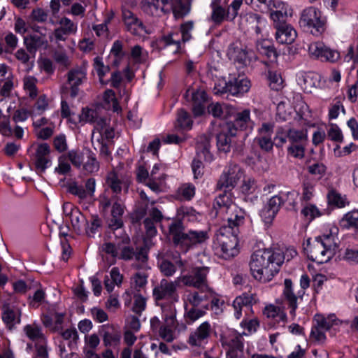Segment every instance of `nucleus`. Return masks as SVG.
<instances>
[{"label":"nucleus","mask_w":358,"mask_h":358,"mask_svg":"<svg viewBox=\"0 0 358 358\" xmlns=\"http://www.w3.org/2000/svg\"><path fill=\"white\" fill-rule=\"evenodd\" d=\"M285 261L283 252L277 248L258 250L250 257V268L254 278L262 282L270 281L278 273Z\"/></svg>","instance_id":"1"},{"label":"nucleus","mask_w":358,"mask_h":358,"mask_svg":"<svg viewBox=\"0 0 358 358\" xmlns=\"http://www.w3.org/2000/svg\"><path fill=\"white\" fill-rule=\"evenodd\" d=\"M169 230L174 245L185 252L205 243L209 239L207 231L190 229L185 231L184 225L180 220L171 223Z\"/></svg>","instance_id":"2"},{"label":"nucleus","mask_w":358,"mask_h":358,"mask_svg":"<svg viewBox=\"0 0 358 358\" xmlns=\"http://www.w3.org/2000/svg\"><path fill=\"white\" fill-rule=\"evenodd\" d=\"M337 248L331 234L316 237L310 244L308 258L318 264L326 263L334 256Z\"/></svg>","instance_id":"3"},{"label":"nucleus","mask_w":358,"mask_h":358,"mask_svg":"<svg viewBox=\"0 0 358 358\" xmlns=\"http://www.w3.org/2000/svg\"><path fill=\"white\" fill-rule=\"evenodd\" d=\"M251 87L250 81L241 74H229L227 80L219 82L214 87L216 94H229L232 96H242L248 92Z\"/></svg>","instance_id":"4"},{"label":"nucleus","mask_w":358,"mask_h":358,"mask_svg":"<svg viewBox=\"0 0 358 358\" xmlns=\"http://www.w3.org/2000/svg\"><path fill=\"white\" fill-rule=\"evenodd\" d=\"M238 234L237 229L234 230L233 232H226L222 229L216 236L215 244L217 245V250L219 255L224 259H228L235 257L238 253L237 249L238 245Z\"/></svg>","instance_id":"5"},{"label":"nucleus","mask_w":358,"mask_h":358,"mask_svg":"<svg viewBox=\"0 0 358 358\" xmlns=\"http://www.w3.org/2000/svg\"><path fill=\"white\" fill-rule=\"evenodd\" d=\"M325 20L322 17L321 12L315 7H308L303 10L299 24L312 34L319 36L325 30Z\"/></svg>","instance_id":"6"},{"label":"nucleus","mask_w":358,"mask_h":358,"mask_svg":"<svg viewBox=\"0 0 358 358\" xmlns=\"http://www.w3.org/2000/svg\"><path fill=\"white\" fill-rule=\"evenodd\" d=\"M310 285V278L307 274L301 275L300 279V286L302 290L297 292V295L294 293L293 283L290 279H285L284 281V289L282 296L290 308V314L295 316V312L298 307L297 301L299 299L302 300L305 294V289Z\"/></svg>","instance_id":"7"},{"label":"nucleus","mask_w":358,"mask_h":358,"mask_svg":"<svg viewBox=\"0 0 358 358\" xmlns=\"http://www.w3.org/2000/svg\"><path fill=\"white\" fill-rule=\"evenodd\" d=\"M209 270L208 266H196L193 268L189 273L181 275L178 278V280L187 287L206 289L207 286H209L207 280Z\"/></svg>","instance_id":"8"},{"label":"nucleus","mask_w":358,"mask_h":358,"mask_svg":"<svg viewBox=\"0 0 358 358\" xmlns=\"http://www.w3.org/2000/svg\"><path fill=\"white\" fill-rule=\"evenodd\" d=\"M130 238L126 234L121 236L117 242V248H119V259L129 261L135 258L138 261L145 262L148 259L146 252L141 248L139 251H135L134 248L129 245Z\"/></svg>","instance_id":"9"},{"label":"nucleus","mask_w":358,"mask_h":358,"mask_svg":"<svg viewBox=\"0 0 358 358\" xmlns=\"http://www.w3.org/2000/svg\"><path fill=\"white\" fill-rule=\"evenodd\" d=\"M243 171L237 164H231L226 171L221 175L217 183V189H227L231 190L241 178Z\"/></svg>","instance_id":"10"},{"label":"nucleus","mask_w":358,"mask_h":358,"mask_svg":"<svg viewBox=\"0 0 358 358\" xmlns=\"http://www.w3.org/2000/svg\"><path fill=\"white\" fill-rule=\"evenodd\" d=\"M180 282L178 278L174 281H168L166 279H162L159 285L153 289L152 294L155 301L164 299H171L173 301H178V296L176 294L177 287Z\"/></svg>","instance_id":"11"},{"label":"nucleus","mask_w":358,"mask_h":358,"mask_svg":"<svg viewBox=\"0 0 358 358\" xmlns=\"http://www.w3.org/2000/svg\"><path fill=\"white\" fill-rule=\"evenodd\" d=\"M87 80V70L85 65L71 69L66 73V83L70 87V96L75 98L78 95L79 86Z\"/></svg>","instance_id":"12"},{"label":"nucleus","mask_w":358,"mask_h":358,"mask_svg":"<svg viewBox=\"0 0 358 358\" xmlns=\"http://www.w3.org/2000/svg\"><path fill=\"white\" fill-rule=\"evenodd\" d=\"M212 331L211 324L205 321L189 334L187 343L192 347L203 348L208 343Z\"/></svg>","instance_id":"13"},{"label":"nucleus","mask_w":358,"mask_h":358,"mask_svg":"<svg viewBox=\"0 0 358 358\" xmlns=\"http://www.w3.org/2000/svg\"><path fill=\"white\" fill-rule=\"evenodd\" d=\"M245 212L237 206L232 205L228 208V210L224 213V217L227 222V225H224L222 229L226 232H233L234 230L237 229L239 231V227L245 222Z\"/></svg>","instance_id":"14"},{"label":"nucleus","mask_w":358,"mask_h":358,"mask_svg":"<svg viewBox=\"0 0 358 358\" xmlns=\"http://www.w3.org/2000/svg\"><path fill=\"white\" fill-rule=\"evenodd\" d=\"M252 51H249L246 47L238 43L229 45L227 50V55L239 68L245 67L250 62Z\"/></svg>","instance_id":"15"},{"label":"nucleus","mask_w":358,"mask_h":358,"mask_svg":"<svg viewBox=\"0 0 358 358\" xmlns=\"http://www.w3.org/2000/svg\"><path fill=\"white\" fill-rule=\"evenodd\" d=\"M22 311L14 306L5 303L1 308V319L6 328L12 331L16 328V325L21 322Z\"/></svg>","instance_id":"16"},{"label":"nucleus","mask_w":358,"mask_h":358,"mask_svg":"<svg viewBox=\"0 0 358 358\" xmlns=\"http://www.w3.org/2000/svg\"><path fill=\"white\" fill-rule=\"evenodd\" d=\"M99 335L102 338L105 347H116L120 343L122 334L113 325L105 324L100 327Z\"/></svg>","instance_id":"17"},{"label":"nucleus","mask_w":358,"mask_h":358,"mask_svg":"<svg viewBox=\"0 0 358 358\" xmlns=\"http://www.w3.org/2000/svg\"><path fill=\"white\" fill-rule=\"evenodd\" d=\"M224 124L230 127L231 130H234L236 135L238 130L243 131L252 128L253 122L250 118V110L244 109L242 111L237 112L233 121L225 122Z\"/></svg>","instance_id":"18"},{"label":"nucleus","mask_w":358,"mask_h":358,"mask_svg":"<svg viewBox=\"0 0 358 358\" xmlns=\"http://www.w3.org/2000/svg\"><path fill=\"white\" fill-rule=\"evenodd\" d=\"M236 134L234 130H231L230 127L225 126L224 124L220 127V129L216 134L217 147L220 152L227 153L230 152L231 144L233 142L232 138Z\"/></svg>","instance_id":"19"},{"label":"nucleus","mask_w":358,"mask_h":358,"mask_svg":"<svg viewBox=\"0 0 358 358\" xmlns=\"http://www.w3.org/2000/svg\"><path fill=\"white\" fill-rule=\"evenodd\" d=\"M50 149L47 143L39 145L35 155V167L38 173H43L51 164Z\"/></svg>","instance_id":"20"},{"label":"nucleus","mask_w":358,"mask_h":358,"mask_svg":"<svg viewBox=\"0 0 358 358\" xmlns=\"http://www.w3.org/2000/svg\"><path fill=\"white\" fill-rule=\"evenodd\" d=\"M114 201L111 209V218L108 222V227L112 230H117L123 226L122 215L124 213V206L120 199L115 196H113Z\"/></svg>","instance_id":"21"},{"label":"nucleus","mask_w":358,"mask_h":358,"mask_svg":"<svg viewBox=\"0 0 358 358\" xmlns=\"http://www.w3.org/2000/svg\"><path fill=\"white\" fill-rule=\"evenodd\" d=\"M197 290L190 292L187 295V300L192 306H199L203 301L209 300L215 294L213 289L207 286L206 287L196 288Z\"/></svg>","instance_id":"22"},{"label":"nucleus","mask_w":358,"mask_h":358,"mask_svg":"<svg viewBox=\"0 0 358 358\" xmlns=\"http://www.w3.org/2000/svg\"><path fill=\"white\" fill-rule=\"evenodd\" d=\"M165 324L160 327L159 334L166 342H172L175 339L174 331L172 327L175 326L176 321V310L171 312L169 315L164 314Z\"/></svg>","instance_id":"23"},{"label":"nucleus","mask_w":358,"mask_h":358,"mask_svg":"<svg viewBox=\"0 0 358 358\" xmlns=\"http://www.w3.org/2000/svg\"><path fill=\"white\" fill-rule=\"evenodd\" d=\"M122 19L127 31L132 34H139V29L145 30L143 22L129 10L122 9Z\"/></svg>","instance_id":"24"},{"label":"nucleus","mask_w":358,"mask_h":358,"mask_svg":"<svg viewBox=\"0 0 358 358\" xmlns=\"http://www.w3.org/2000/svg\"><path fill=\"white\" fill-rule=\"evenodd\" d=\"M174 263L167 259H162L159 268L161 272L166 277H170L173 275L176 271V268L180 269L182 273L185 271V262L182 260L179 254L173 257Z\"/></svg>","instance_id":"25"},{"label":"nucleus","mask_w":358,"mask_h":358,"mask_svg":"<svg viewBox=\"0 0 358 358\" xmlns=\"http://www.w3.org/2000/svg\"><path fill=\"white\" fill-rule=\"evenodd\" d=\"M59 24L60 27L54 31V36L57 41H66L69 35L76 33L77 30L76 25L67 17H62Z\"/></svg>","instance_id":"26"},{"label":"nucleus","mask_w":358,"mask_h":358,"mask_svg":"<svg viewBox=\"0 0 358 358\" xmlns=\"http://www.w3.org/2000/svg\"><path fill=\"white\" fill-rule=\"evenodd\" d=\"M210 138L208 136L203 134L199 137L196 145V155L198 157L206 162H210L213 159V155L210 151Z\"/></svg>","instance_id":"27"},{"label":"nucleus","mask_w":358,"mask_h":358,"mask_svg":"<svg viewBox=\"0 0 358 358\" xmlns=\"http://www.w3.org/2000/svg\"><path fill=\"white\" fill-rule=\"evenodd\" d=\"M287 5L284 3H279L276 7L278 10L275 11H271V18L273 21L274 27L275 29L280 28V27H285L288 25L286 23V19L288 15H292L291 9L287 10Z\"/></svg>","instance_id":"28"},{"label":"nucleus","mask_w":358,"mask_h":358,"mask_svg":"<svg viewBox=\"0 0 358 358\" xmlns=\"http://www.w3.org/2000/svg\"><path fill=\"white\" fill-rule=\"evenodd\" d=\"M275 39L281 44H291L296 38V30L290 25L275 29Z\"/></svg>","instance_id":"29"},{"label":"nucleus","mask_w":358,"mask_h":358,"mask_svg":"<svg viewBox=\"0 0 358 358\" xmlns=\"http://www.w3.org/2000/svg\"><path fill=\"white\" fill-rule=\"evenodd\" d=\"M24 43L27 51L31 55H35L39 48L48 43V41L44 36L30 34L24 37Z\"/></svg>","instance_id":"30"},{"label":"nucleus","mask_w":358,"mask_h":358,"mask_svg":"<svg viewBox=\"0 0 358 358\" xmlns=\"http://www.w3.org/2000/svg\"><path fill=\"white\" fill-rule=\"evenodd\" d=\"M224 193L220 194L214 201V208L217 210V213H225L229 207L232 205H236L233 203L231 198V194L229 193L227 189H223Z\"/></svg>","instance_id":"31"},{"label":"nucleus","mask_w":358,"mask_h":358,"mask_svg":"<svg viewBox=\"0 0 358 358\" xmlns=\"http://www.w3.org/2000/svg\"><path fill=\"white\" fill-rule=\"evenodd\" d=\"M180 35L178 32H171L162 36L159 41L161 48L173 45L174 53L179 52L180 49Z\"/></svg>","instance_id":"32"},{"label":"nucleus","mask_w":358,"mask_h":358,"mask_svg":"<svg viewBox=\"0 0 358 358\" xmlns=\"http://www.w3.org/2000/svg\"><path fill=\"white\" fill-rule=\"evenodd\" d=\"M172 10L176 18H182L190 10L192 0H171Z\"/></svg>","instance_id":"33"},{"label":"nucleus","mask_w":358,"mask_h":358,"mask_svg":"<svg viewBox=\"0 0 358 358\" xmlns=\"http://www.w3.org/2000/svg\"><path fill=\"white\" fill-rule=\"evenodd\" d=\"M253 299V296L248 294H243L235 299L233 302V307L235 310L234 316L236 319H240L242 315V307L252 305Z\"/></svg>","instance_id":"34"},{"label":"nucleus","mask_w":358,"mask_h":358,"mask_svg":"<svg viewBox=\"0 0 358 358\" xmlns=\"http://www.w3.org/2000/svg\"><path fill=\"white\" fill-rule=\"evenodd\" d=\"M23 331L26 336L32 341L43 342L45 340L41 327L36 323L27 324L24 327Z\"/></svg>","instance_id":"35"},{"label":"nucleus","mask_w":358,"mask_h":358,"mask_svg":"<svg viewBox=\"0 0 358 358\" xmlns=\"http://www.w3.org/2000/svg\"><path fill=\"white\" fill-rule=\"evenodd\" d=\"M206 311L198 308V306H192L190 308L185 306L184 319L186 324H192L199 318L205 315Z\"/></svg>","instance_id":"36"},{"label":"nucleus","mask_w":358,"mask_h":358,"mask_svg":"<svg viewBox=\"0 0 358 358\" xmlns=\"http://www.w3.org/2000/svg\"><path fill=\"white\" fill-rule=\"evenodd\" d=\"M286 134L291 145L305 144L307 141V134L306 131L289 129L287 130Z\"/></svg>","instance_id":"37"},{"label":"nucleus","mask_w":358,"mask_h":358,"mask_svg":"<svg viewBox=\"0 0 358 358\" xmlns=\"http://www.w3.org/2000/svg\"><path fill=\"white\" fill-rule=\"evenodd\" d=\"M244 2L247 5L252 6L262 13L272 11L273 8L278 6L274 3V0H244Z\"/></svg>","instance_id":"38"},{"label":"nucleus","mask_w":358,"mask_h":358,"mask_svg":"<svg viewBox=\"0 0 358 358\" xmlns=\"http://www.w3.org/2000/svg\"><path fill=\"white\" fill-rule=\"evenodd\" d=\"M85 154L87 157V161L83 162L82 165L83 169L89 173L98 171L99 169V163L96 160L95 155L90 149L85 150Z\"/></svg>","instance_id":"39"},{"label":"nucleus","mask_w":358,"mask_h":358,"mask_svg":"<svg viewBox=\"0 0 358 358\" xmlns=\"http://www.w3.org/2000/svg\"><path fill=\"white\" fill-rule=\"evenodd\" d=\"M211 8L213 10L211 18L214 22L220 24L229 17V12L226 11L221 3H211Z\"/></svg>","instance_id":"40"},{"label":"nucleus","mask_w":358,"mask_h":358,"mask_svg":"<svg viewBox=\"0 0 358 358\" xmlns=\"http://www.w3.org/2000/svg\"><path fill=\"white\" fill-rule=\"evenodd\" d=\"M70 219L73 229L76 231H80L82 227L87 225V221L78 209L71 211Z\"/></svg>","instance_id":"41"},{"label":"nucleus","mask_w":358,"mask_h":358,"mask_svg":"<svg viewBox=\"0 0 358 358\" xmlns=\"http://www.w3.org/2000/svg\"><path fill=\"white\" fill-rule=\"evenodd\" d=\"M298 196L299 193L294 190L287 192L285 193H281L279 194V196L282 199V205L284 203H287V208L288 210H293L294 211H296V199Z\"/></svg>","instance_id":"42"},{"label":"nucleus","mask_w":358,"mask_h":358,"mask_svg":"<svg viewBox=\"0 0 358 358\" xmlns=\"http://www.w3.org/2000/svg\"><path fill=\"white\" fill-rule=\"evenodd\" d=\"M245 21L257 35L261 34L262 28L260 25L264 20L259 15L252 13H248L245 16Z\"/></svg>","instance_id":"43"},{"label":"nucleus","mask_w":358,"mask_h":358,"mask_svg":"<svg viewBox=\"0 0 358 358\" xmlns=\"http://www.w3.org/2000/svg\"><path fill=\"white\" fill-rule=\"evenodd\" d=\"M340 225L345 229H358V216L356 212L353 210L346 213L340 221Z\"/></svg>","instance_id":"44"},{"label":"nucleus","mask_w":358,"mask_h":358,"mask_svg":"<svg viewBox=\"0 0 358 358\" xmlns=\"http://www.w3.org/2000/svg\"><path fill=\"white\" fill-rule=\"evenodd\" d=\"M106 183L114 193L118 194L121 192L122 180L119 178L117 174L115 172L112 171L108 174L106 178Z\"/></svg>","instance_id":"45"},{"label":"nucleus","mask_w":358,"mask_h":358,"mask_svg":"<svg viewBox=\"0 0 358 358\" xmlns=\"http://www.w3.org/2000/svg\"><path fill=\"white\" fill-rule=\"evenodd\" d=\"M177 121L179 127L182 129H191L193 121L190 115L183 109H180L178 112Z\"/></svg>","instance_id":"46"},{"label":"nucleus","mask_w":358,"mask_h":358,"mask_svg":"<svg viewBox=\"0 0 358 358\" xmlns=\"http://www.w3.org/2000/svg\"><path fill=\"white\" fill-rule=\"evenodd\" d=\"M268 80L271 90L278 91L282 88L283 81L282 77L276 71H268Z\"/></svg>","instance_id":"47"},{"label":"nucleus","mask_w":358,"mask_h":358,"mask_svg":"<svg viewBox=\"0 0 358 358\" xmlns=\"http://www.w3.org/2000/svg\"><path fill=\"white\" fill-rule=\"evenodd\" d=\"M85 153L77 150H71L66 155L73 166L80 168L84 162Z\"/></svg>","instance_id":"48"},{"label":"nucleus","mask_w":358,"mask_h":358,"mask_svg":"<svg viewBox=\"0 0 358 358\" xmlns=\"http://www.w3.org/2000/svg\"><path fill=\"white\" fill-rule=\"evenodd\" d=\"M327 199L329 204L338 208L344 207L346 203L345 199L334 190H331L328 193Z\"/></svg>","instance_id":"49"},{"label":"nucleus","mask_w":358,"mask_h":358,"mask_svg":"<svg viewBox=\"0 0 358 358\" xmlns=\"http://www.w3.org/2000/svg\"><path fill=\"white\" fill-rule=\"evenodd\" d=\"M94 67L97 73L100 81L102 82L105 75L110 71L109 66H105L103 64L101 57H96L94 59Z\"/></svg>","instance_id":"50"},{"label":"nucleus","mask_w":358,"mask_h":358,"mask_svg":"<svg viewBox=\"0 0 358 358\" xmlns=\"http://www.w3.org/2000/svg\"><path fill=\"white\" fill-rule=\"evenodd\" d=\"M189 94L192 103H204L207 100V94L203 90L190 91L188 90L186 92L185 96L187 98L189 96Z\"/></svg>","instance_id":"51"},{"label":"nucleus","mask_w":358,"mask_h":358,"mask_svg":"<svg viewBox=\"0 0 358 358\" xmlns=\"http://www.w3.org/2000/svg\"><path fill=\"white\" fill-rule=\"evenodd\" d=\"M61 336L64 340L70 341L69 347L73 348L77 345L78 341V334L76 329H68L61 332Z\"/></svg>","instance_id":"52"},{"label":"nucleus","mask_w":358,"mask_h":358,"mask_svg":"<svg viewBox=\"0 0 358 358\" xmlns=\"http://www.w3.org/2000/svg\"><path fill=\"white\" fill-rule=\"evenodd\" d=\"M96 141L98 145L99 146L100 155L103 157H108L110 155V151L107 145L103 142V138H101V135H97L96 136L94 131L92 132V143L94 145V141ZM96 149V147H94Z\"/></svg>","instance_id":"53"},{"label":"nucleus","mask_w":358,"mask_h":358,"mask_svg":"<svg viewBox=\"0 0 358 358\" xmlns=\"http://www.w3.org/2000/svg\"><path fill=\"white\" fill-rule=\"evenodd\" d=\"M178 194L185 200H190L195 194V187L191 184H184L178 189Z\"/></svg>","instance_id":"54"},{"label":"nucleus","mask_w":358,"mask_h":358,"mask_svg":"<svg viewBox=\"0 0 358 358\" xmlns=\"http://www.w3.org/2000/svg\"><path fill=\"white\" fill-rule=\"evenodd\" d=\"M328 137L333 141L342 142L343 136L341 130L335 124H331L327 131Z\"/></svg>","instance_id":"55"},{"label":"nucleus","mask_w":358,"mask_h":358,"mask_svg":"<svg viewBox=\"0 0 358 358\" xmlns=\"http://www.w3.org/2000/svg\"><path fill=\"white\" fill-rule=\"evenodd\" d=\"M146 306V299L141 294L134 295V303L132 310L136 314L141 315L145 310Z\"/></svg>","instance_id":"56"},{"label":"nucleus","mask_w":358,"mask_h":358,"mask_svg":"<svg viewBox=\"0 0 358 358\" xmlns=\"http://www.w3.org/2000/svg\"><path fill=\"white\" fill-rule=\"evenodd\" d=\"M68 191L81 199H86L87 196V191L82 185H78L76 182H72L68 186Z\"/></svg>","instance_id":"57"},{"label":"nucleus","mask_w":358,"mask_h":358,"mask_svg":"<svg viewBox=\"0 0 358 358\" xmlns=\"http://www.w3.org/2000/svg\"><path fill=\"white\" fill-rule=\"evenodd\" d=\"M340 55L338 52L331 50L326 45L324 46L321 60L334 62L338 59Z\"/></svg>","instance_id":"58"},{"label":"nucleus","mask_w":358,"mask_h":358,"mask_svg":"<svg viewBox=\"0 0 358 358\" xmlns=\"http://www.w3.org/2000/svg\"><path fill=\"white\" fill-rule=\"evenodd\" d=\"M324 46V45L320 42H315L310 44L308 46V53L310 56L321 59Z\"/></svg>","instance_id":"59"},{"label":"nucleus","mask_w":358,"mask_h":358,"mask_svg":"<svg viewBox=\"0 0 358 358\" xmlns=\"http://www.w3.org/2000/svg\"><path fill=\"white\" fill-rule=\"evenodd\" d=\"M287 152L295 158L302 159L305 154V144L290 145Z\"/></svg>","instance_id":"60"},{"label":"nucleus","mask_w":358,"mask_h":358,"mask_svg":"<svg viewBox=\"0 0 358 358\" xmlns=\"http://www.w3.org/2000/svg\"><path fill=\"white\" fill-rule=\"evenodd\" d=\"M120 238L117 239L115 243H105L102 245V251L110 255L113 257H118L120 250L117 248V242Z\"/></svg>","instance_id":"61"},{"label":"nucleus","mask_w":358,"mask_h":358,"mask_svg":"<svg viewBox=\"0 0 358 358\" xmlns=\"http://www.w3.org/2000/svg\"><path fill=\"white\" fill-rule=\"evenodd\" d=\"M66 155H63L59 157V165L55 168V171L59 174L64 175L70 171L71 166L67 162Z\"/></svg>","instance_id":"62"},{"label":"nucleus","mask_w":358,"mask_h":358,"mask_svg":"<svg viewBox=\"0 0 358 358\" xmlns=\"http://www.w3.org/2000/svg\"><path fill=\"white\" fill-rule=\"evenodd\" d=\"M53 58L57 64L64 69H68L71 65L69 57L65 52L56 51L53 53Z\"/></svg>","instance_id":"63"},{"label":"nucleus","mask_w":358,"mask_h":358,"mask_svg":"<svg viewBox=\"0 0 358 358\" xmlns=\"http://www.w3.org/2000/svg\"><path fill=\"white\" fill-rule=\"evenodd\" d=\"M208 112L215 117L221 118L224 116V108L218 102L212 103L208 106Z\"/></svg>","instance_id":"64"}]
</instances>
